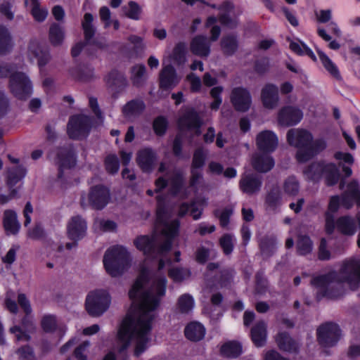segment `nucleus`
<instances>
[{
	"label": "nucleus",
	"mask_w": 360,
	"mask_h": 360,
	"mask_svg": "<svg viewBox=\"0 0 360 360\" xmlns=\"http://www.w3.org/2000/svg\"><path fill=\"white\" fill-rule=\"evenodd\" d=\"M89 346V342L85 341L75 349L74 354L77 360H86V356L85 353Z\"/></svg>",
	"instance_id": "774afa93"
},
{
	"label": "nucleus",
	"mask_w": 360,
	"mask_h": 360,
	"mask_svg": "<svg viewBox=\"0 0 360 360\" xmlns=\"http://www.w3.org/2000/svg\"><path fill=\"white\" fill-rule=\"evenodd\" d=\"M10 89L16 98L23 100L31 95L32 85L24 73L17 72L11 75Z\"/></svg>",
	"instance_id": "6e6552de"
},
{
	"label": "nucleus",
	"mask_w": 360,
	"mask_h": 360,
	"mask_svg": "<svg viewBox=\"0 0 360 360\" xmlns=\"http://www.w3.org/2000/svg\"><path fill=\"white\" fill-rule=\"evenodd\" d=\"M195 260L200 264H204L208 259L210 250L204 246H200L195 252Z\"/></svg>",
	"instance_id": "0e129e2a"
},
{
	"label": "nucleus",
	"mask_w": 360,
	"mask_h": 360,
	"mask_svg": "<svg viewBox=\"0 0 360 360\" xmlns=\"http://www.w3.org/2000/svg\"><path fill=\"white\" fill-rule=\"evenodd\" d=\"M316 20L319 23L330 22L332 18V11L330 9H321L314 11Z\"/></svg>",
	"instance_id": "6e6d98bb"
},
{
	"label": "nucleus",
	"mask_w": 360,
	"mask_h": 360,
	"mask_svg": "<svg viewBox=\"0 0 360 360\" xmlns=\"http://www.w3.org/2000/svg\"><path fill=\"white\" fill-rule=\"evenodd\" d=\"M266 335V324L264 321H258L251 329V338L257 347L264 345Z\"/></svg>",
	"instance_id": "bb28decb"
},
{
	"label": "nucleus",
	"mask_w": 360,
	"mask_h": 360,
	"mask_svg": "<svg viewBox=\"0 0 360 360\" xmlns=\"http://www.w3.org/2000/svg\"><path fill=\"white\" fill-rule=\"evenodd\" d=\"M219 9L223 11L219 16V21L224 25L229 26L231 23V19L229 16V13L233 9V4L231 1H224L219 7Z\"/></svg>",
	"instance_id": "a19ab883"
},
{
	"label": "nucleus",
	"mask_w": 360,
	"mask_h": 360,
	"mask_svg": "<svg viewBox=\"0 0 360 360\" xmlns=\"http://www.w3.org/2000/svg\"><path fill=\"white\" fill-rule=\"evenodd\" d=\"M3 224L8 234L15 235L18 233L20 224L18 220L17 214L11 210H6L4 212Z\"/></svg>",
	"instance_id": "a878e982"
},
{
	"label": "nucleus",
	"mask_w": 360,
	"mask_h": 360,
	"mask_svg": "<svg viewBox=\"0 0 360 360\" xmlns=\"http://www.w3.org/2000/svg\"><path fill=\"white\" fill-rule=\"evenodd\" d=\"M25 4L30 5L31 13L35 20L42 22L46 19L48 11L46 8H40L39 0H25Z\"/></svg>",
	"instance_id": "473e14b6"
},
{
	"label": "nucleus",
	"mask_w": 360,
	"mask_h": 360,
	"mask_svg": "<svg viewBox=\"0 0 360 360\" xmlns=\"http://www.w3.org/2000/svg\"><path fill=\"white\" fill-rule=\"evenodd\" d=\"M302 117L301 110L293 106H286L279 111L278 121L281 125L288 127L297 124Z\"/></svg>",
	"instance_id": "2eb2a0df"
},
{
	"label": "nucleus",
	"mask_w": 360,
	"mask_h": 360,
	"mask_svg": "<svg viewBox=\"0 0 360 360\" xmlns=\"http://www.w3.org/2000/svg\"><path fill=\"white\" fill-rule=\"evenodd\" d=\"M200 124L198 113L192 109L187 110L179 120V127L181 131L186 129H196L198 134Z\"/></svg>",
	"instance_id": "aec40b11"
},
{
	"label": "nucleus",
	"mask_w": 360,
	"mask_h": 360,
	"mask_svg": "<svg viewBox=\"0 0 360 360\" xmlns=\"http://www.w3.org/2000/svg\"><path fill=\"white\" fill-rule=\"evenodd\" d=\"M106 170L111 174L117 172L120 167L117 158L114 155H108L105 160Z\"/></svg>",
	"instance_id": "5fc2aeb1"
},
{
	"label": "nucleus",
	"mask_w": 360,
	"mask_h": 360,
	"mask_svg": "<svg viewBox=\"0 0 360 360\" xmlns=\"http://www.w3.org/2000/svg\"><path fill=\"white\" fill-rule=\"evenodd\" d=\"M215 226L206 222H202L198 224L195 233H198L200 236H205L215 231Z\"/></svg>",
	"instance_id": "69168bd1"
},
{
	"label": "nucleus",
	"mask_w": 360,
	"mask_h": 360,
	"mask_svg": "<svg viewBox=\"0 0 360 360\" xmlns=\"http://www.w3.org/2000/svg\"><path fill=\"white\" fill-rule=\"evenodd\" d=\"M318 54L326 70L334 77H340L338 69L331 60L324 53L320 51H318Z\"/></svg>",
	"instance_id": "79ce46f5"
},
{
	"label": "nucleus",
	"mask_w": 360,
	"mask_h": 360,
	"mask_svg": "<svg viewBox=\"0 0 360 360\" xmlns=\"http://www.w3.org/2000/svg\"><path fill=\"white\" fill-rule=\"evenodd\" d=\"M91 129V120L88 116L77 115L69 120L67 131L70 139H82L86 138Z\"/></svg>",
	"instance_id": "423d86ee"
},
{
	"label": "nucleus",
	"mask_w": 360,
	"mask_h": 360,
	"mask_svg": "<svg viewBox=\"0 0 360 360\" xmlns=\"http://www.w3.org/2000/svg\"><path fill=\"white\" fill-rule=\"evenodd\" d=\"M168 122L163 116L158 117L153 122V129L158 136L163 135L167 128Z\"/></svg>",
	"instance_id": "3c124183"
},
{
	"label": "nucleus",
	"mask_w": 360,
	"mask_h": 360,
	"mask_svg": "<svg viewBox=\"0 0 360 360\" xmlns=\"http://www.w3.org/2000/svg\"><path fill=\"white\" fill-rule=\"evenodd\" d=\"M177 307L181 313H189L194 307L193 297L187 293L181 295L178 299Z\"/></svg>",
	"instance_id": "4c0bfd02"
},
{
	"label": "nucleus",
	"mask_w": 360,
	"mask_h": 360,
	"mask_svg": "<svg viewBox=\"0 0 360 360\" xmlns=\"http://www.w3.org/2000/svg\"><path fill=\"white\" fill-rule=\"evenodd\" d=\"M105 81L108 87L114 88L123 85L125 78L121 72L112 70L105 77Z\"/></svg>",
	"instance_id": "58836bf2"
},
{
	"label": "nucleus",
	"mask_w": 360,
	"mask_h": 360,
	"mask_svg": "<svg viewBox=\"0 0 360 360\" xmlns=\"http://www.w3.org/2000/svg\"><path fill=\"white\" fill-rule=\"evenodd\" d=\"M261 100L264 108H275L279 101L278 87L271 84H266L261 91Z\"/></svg>",
	"instance_id": "6ab92c4d"
},
{
	"label": "nucleus",
	"mask_w": 360,
	"mask_h": 360,
	"mask_svg": "<svg viewBox=\"0 0 360 360\" xmlns=\"http://www.w3.org/2000/svg\"><path fill=\"white\" fill-rule=\"evenodd\" d=\"M233 214V208L231 207H226L221 211H217L215 214L219 217L220 225L225 228L229 223V218Z\"/></svg>",
	"instance_id": "603ef678"
},
{
	"label": "nucleus",
	"mask_w": 360,
	"mask_h": 360,
	"mask_svg": "<svg viewBox=\"0 0 360 360\" xmlns=\"http://www.w3.org/2000/svg\"><path fill=\"white\" fill-rule=\"evenodd\" d=\"M326 147V141L322 139L311 141L308 148V150L305 153H300V162H304L310 160L315 155L324 150Z\"/></svg>",
	"instance_id": "cd10ccee"
},
{
	"label": "nucleus",
	"mask_w": 360,
	"mask_h": 360,
	"mask_svg": "<svg viewBox=\"0 0 360 360\" xmlns=\"http://www.w3.org/2000/svg\"><path fill=\"white\" fill-rule=\"evenodd\" d=\"M64 36V30L62 27L56 23L51 25L49 30V37L53 43H61Z\"/></svg>",
	"instance_id": "a18cd8bd"
},
{
	"label": "nucleus",
	"mask_w": 360,
	"mask_h": 360,
	"mask_svg": "<svg viewBox=\"0 0 360 360\" xmlns=\"http://www.w3.org/2000/svg\"><path fill=\"white\" fill-rule=\"evenodd\" d=\"M9 332L14 335L16 341L27 342L30 340L29 333L18 326H13L10 328Z\"/></svg>",
	"instance_id": "8fccbe9b"
},
{
	"label": "nucleus",
	"mask_w": 360,
	"mask_h": 360,
	"mask_svg": "<svg viewBox=\"0 0 360 360\" xmlns=\"http://www.w3.org/2000/svg\"><path fill=\"white\" fill-rule=\"evenodd\" d=\"M186 337L191 341H199L205 334V328L199 322H191L185 328Z\"/></svg>",
	"instance_id": "c85d7f7f"
},
{
	"label": "nucleus",
	"mask_w": 360,
	"mask_h": 360,
	"mask_svg": "<svg viewBox=\"0 0 360 360\" xmlns=\"http://www.w3.org/2000/svg\"><path fill=\"white\" fill-rule=\"evenodd\" d=\"M191 173L190 185L191 187L198 188L202 182V174L199 169L195 168H191Z\"/></svg>",
	"instance_id": "bf43d9fd"
},
{
	"label": "nucleus",
	"mask_w": 360,
	"mask_h": 360,
	"mask_svg": "<svg viewBox=\"0 0 360 360\" xmlns=\"http://www.w3.org/2000/svg\"><path fill=\"white\" fill-rule=\"evenodd\" d=\"M20 246L13 245L7 252L5 256L2 257V262L6 264H11L15 261L17 252L19 250Z\"/></svg>",
	"instance_id": "13d9d810"
},
{
	"label": "nucleus",
	"mask_w": 360,
	"mask_h": 360,
	"mask_svg": "<svg viewBox=\"0 0 360 360\" xmlns=\"http://www.w3.org/2000/svg\"><path fill=\"white\" fill-rule=\"evenodd\" d=\"M313 243L306 236H300L297 242V250L299 255H306L311 252Z\"/></svg>",
	"instance_id": "ea45409f"
},
{
	"label": "nucleus",
	"mask_w": 360,
	"mask_h": 360,
	"mask_svg": "<svg viewBox=\"0 0 360 360\" xmlns=\"http://www.w3.org/2000/svg\"><path fill=\"white\" fill-rule=\"evenodd\" d=\"M109 200V190L103 186L98 185L91 188L87 201L84 197H82L81 205L83 207L90 205L95 209L101 210L108 203Z\"/></svg>",
	"instance_id": "9d476101"
},
{
	"label": "nucleus",
	"mask_w": 360,
	"mask_h": 360,
	"mask_svg": "<svg viewBox=\"0 0 360 360\" xmlns=\"http://www.w3.org/2000/svg\"><path fill=\"white\" fill-rule=\"evenodd\" d=\"M281 195L278 190H272L266 198V204L270 210H275L281 203Z\"/></svg>",
	"instance_id": "de8ad7c7"
},
{
	"label": "nucleus",
	"mask_w": 360,
	"mask_h": 360,
	"mask_svg": "<svg viewBox=\"0 0 360 360\" xmlns=\"http://www.w3.org/2000/svg\"><path fill=\"white\" fill-rule=\"evenodd\" d=\"M168 275L174 282H181L190 276V271L186 269L172 268L169 269Z\"/></svg>",
	"instance_id": "49530a36"
},
{
	"label": "nucleus",
	"mask_w": 360,
	"mask_h": 360,
	"mask_svg": "<svg viewBox=\"0 0 360 360\" xmlns=\"http://www.w3.org/2000/svg\"><path fill=\"white\" fill-rule=\"evenodd\" d=\"M276 342L279 349L284 352L289 353H297L298 352V343L285 332L279 333L276 337Z\"/></svg>",
	"instance_id": "393cba45"
},
{
	"label": "nucleus",
	"mask_w": 360,
	"mask_h": 360,
	"mask_svg": "<svg viewBox=\"0 0 360 360\" xmlns=\"http://www.w3.org/2000/svg\"><path fill=\"white\" fill-rule=\"evenodd\" d=\"M157 198L156 229L161 234L155 233L151 237L141 236L134 243L147 259H158V266L157 270L151 272L143 269L129 292L135 309L123 320L118 330L120 354L130 344L134 345V355L136 357L148 348L152 322L166 293L167 280L163 269L172 264L167 255L172 248V239L179 233V221L172 219L171 212L162 205L161 198Z\"/></svg>",
	"instance_id": "f257e3e1"
},
{
	"label": "nucleus",
	"mask_w": 360,
	"mask_h": 360,
	"mask_svg": "<svg viewBox=\"0 0 360 360\" xmlns=\"http://www.w3.org/2000/svg\"><path fill=\"white\" fill-rule=\"evenodd\" d=\"M184 183V173L180 170H174L169 176V181L164 177H159L155 181V191L158 192L167 185L170 186L171 192L177 193L182 187Z\"/></svg>",
	"instance_id": "f8f14e48"
},
{
	"label": "nucleus",
	"mask_w": 360,
	"mask_h": 360,
	"mask_svg": "<svg viewBox=\"0 0 360 360\" xmlns=\"http://www.w3.org/2000/svg\"><path fill=\"white\" fill-rule=\"evenodd\" d=\"M278 138L271 131L265 130L259 133L256 138L257 148L265 153H271L276 150L278 146Z\"/></svg>",
	"instance_id": "f3484780"
},
{
	"label": "nucleus",
	"mask_w": 360,
	"mask_h": 360,
	"mask_svg": "<svg viewBox=\"0 0 360 360\" xmlns=\"http://www.w3.org/2000/svg\"><path fill=\"white\" fill-rule=\"evenodd\" d=\"M335 227L338 232L347 236H354L357 231V225L354 217L349 215L342 216L335 221Z\"/></svg>",
	"instance_id": "412c9836"
},
{
	"label": "nucleus",
	"mask_w": 360,
	"mask_h": 360,
	"mask_svg": "<svg viewBox=\"0 0 360 360\" xmlns=\"http://www.w3.org/2000/svg\"><path fill=\"white\" fill-rule=\"evenodd\" d=\"M283 191L288 195L295 196L300 191V184L298 181L294 176L288 177L284 181Z\"/></svg>",
	"instance_id": "37998d69"
},
{
	"label": "nucleus",
	"mask_w": 360,
	"mask_h": 360,
	"mask_svg": "<svg viewBox=\"0 0 360 360\" xmlns=\"http://www.w3.org/2000/svg\"><path fill=\"white\" fill-rule=\"evenodd\" d=\"M141 13V8L134 2L130 1L128 4V8L125 11L126 15L133 20H139Z\"/></svg>",
	"instance_id": "4d7b16f0"
},
{
	"label": "nucleus",
	"mask_w": 360,
	"mask_h": 360,
	"mask_svg": "<svg viewBox=\"0 0 360 360\" xmlns=\"http://www.w3.org/2000/svg\"><path fill=\"white\" fill-rule=\"evenodd\" d=\"M29 57L30 60L37 59L39 66L46 65L50 59L47 46H30Z\"/></svg>",
	"instance_id": "c756f323"
},
{
	"label": "nucleus",
	"mask_w": 360,
	"mask_h": 360,
	"mask_svg": "<svg viewBox=\"0 0 360 360\" xmlns=\"http://www.w3.org/2000/svg\"><path fill=\"white\" fill-rule=\"evenodd\" d=\"M130 78L134 85H143L147 78L146 66L143 64L134 65L131 69Z\"/></svg>",
	"instance_id": "7c9ffc66"
},
{
	"label": "nucleus",
	"mask_w": 360,
	"mask_h": 360,
	"mask_svg": "<svg viewBox=\"0 0 360 360\" xmlns=\"http://www.w3.org/2000/svg\"><path fill=\"white\" fill-rule=\"evenodd\" d=\"M221 352L226 357L236 358L241 354L242 347L237 342L230 341L222 345Z\"/></svg>",
	"instance_id": "f704fd0d"
},
{
	"label": "nucleus",
	"mask_w": 360,
	"mask_h": 360,
	"mask_svg": "<svg viewBox=\"0 0 360 360\" xmlns=\"http://www.w3.org/2000/svg\"><path fill=\"white\" fill-rule=\"evenodd\" d=\"M316 288L318 299L322 297L337 298L343 292V283H347L351 289L356 290L360 283V259L350 258L345 260L339 272L331 271L316 276L311 280Z\"/></svg>",
	"instance_id": "f03ea898"
},
{
	"label": "nucleus",
	"mask_w": 360,
	"mask_h": 360,
	"mask_svg": "<svg viewBox=\"0 0 360 360\" xmlns=\"http://www.w3.org/2000/svg\"><path fill=\"white\" fill-rule=\"evenodd\" d=\"M205 160V153L203 150L202 148L197 149L193 154L191 168L199 169L204 165Z\"/></svg>",
	"instance_id": "864d4df0"
},
{
	"label": "nucleus",
	"mask_w": 360,
	"mask_h": 360,
	"mask_svg": "<svg viewBox=\"0 0 360 360\" xmlns=\"http://www.w3.org/2000/svg\"><path fill=\"white\" fill-rule=\"evenodd\" d=\"M111 304L109 292L98 289L89 292L86 297L85 307L88 314L93 317H99L108 311Z\"/></svg>",
	"instance_id": "39448f33"
},
{
	"label": "nucleus",
	"mask_w": 360,
	"mask_h": 360,
	"mask_svg": "<svg viewBox=\"0 0 360 360\" xmlns=\"http://www.w3.org/2000/svg\"><path fill=\"white\" fill-rule=\"evenodd\" d=\"M252 167L259 172H267L274 166L273 158L267 154L255 153L252 158Z\"/></svg>",
	"instance_id": "5701e85b"
},
{
	"label": "nucleus",
	"mask_w": 360,
	"mask_h": 360,
	"mask_svg": "<svg viewBox=\"0 0 360 360\" xmlns=\"http://www.w3.org/2000/svg\"><path fill=\"white\" fill-rule=\"evenodd\" d=\"M94 17L91 13H86L82 21V27L86 41L89 42L94 37L96 28L93 25Z\"/></svg>",
	"instance_id": "2f4dec72"
},
{
	"label": "nucleus",
	"mask_w": 360,
	"mask_h": 360,
	"mask_svg": "<svg viewBox=\"0 0 360 360\" xmlns=\"http://www.w3.org/2000/svg\"><path fill=\"white\" fill-rule=\"evenodd\" d=\"M290 48L292 51L298 56H307L313 60H316L314 53L308 46H290Z\"/></svg>",
	"instance_id": "e2e57ef3"
},
{
	"label": "nucleus",
	"mask_w": 360,
	"mask_h": 360,
	"mask_svg": "<svg viewBox=\"0 0 360 360\" xmlns=\"http://www.w3.org/2000/svg\"><path fill=\"white\" fill-rule=\"evenodd\" d=\"M144 108L145 105L142 101H131L123 108V112L125 116L130 118L139 115Z\"/></svg>",
	"instance_id": "72a5a7b5"
},
{
	"label": "nucleus",
	"mask_w": 360,
	"mask_h": 360,
	"mask_svg": "<svg viewBox=\"0 0 360 360\" xmlns=\"http://www.w3.org/2000/svg\"><path fill=\"white\" fill-rule=\"evenodd\" d=\"M103 262L107 273L112 277H117L129 268L131 259L124 247L114 245L105 251Z\"/></svg>",
	"instance_id": "7ed1b4c3"
},
{
	"label": "nucleus",
	"mask_w": 360,
	"mask_h": 360,
	"mask_svg": "<svg viewBox=\"0 0 360 360\" xmlns=\"http://www.w3.org/2000/svg\"><path fill=\"white\" fill-rule=\"evenodd\" d=\"M70 74L75 78L86 82L94 77V68L90 65L82 66L77 70H72Z\"/></svg>",
	"instance_id": "e433bc0d"
},
{
	"label": "nucleus",
	"mask_w": 360,
	"mask_h": 360,
	"mask_svg": "<svg viewBox=\"0 0 360 360\" xmlns=\"http://www.w3.org/2000/svg\"><path fill=\"white\" fill-rule=\"evenodd\" d=\"M313 139L312 134L306 129L295 128L288 130L287 133V140L288 143L297 148V160L300 162V153H305L308 150L310 143Z\"/></svg>",
	"instance_id": "0eeeda50"
},
{
	"label": "nucleus",
	"mask_w": 360,
	"mask_h": 360,
	"mask_svg": "<svg viewBox=\"0 0 360 360\" xmlns=\"http://www.w3.org/2000/svg\"><path fill=\"white\" fill-rule=\"evenodd\" d=\"M234 241L235 238L231 234H225L220 238V246L226 255L231 253L233 248Z\"/></svg>",
	"instance_id": "09e8293b"
},
{
	"label": "nucleus",
	"mask_w": 360,
	"mask_h": 360,
	"mask_svg": "<svg viewBox=\"0 0 360 360\" xmlns=\"http://www.w3.org/2000/svg\"><path fill=\"white\" fill-rule=\"evenodd\" d=\"M101 20L103 22L105 29L111 26V13L107 6H102L99 10Z\"/></svg>",
	"instance_id": "680f3d73"
},
{
	"label": "nucleus",
	"mask_w": 360,
	"mask_h": 360,
	"mask_svg": "<svg viewBox=\"0 0 360 360\" xmlns=\"http://www.w3.org/2000/svg\"><path fill=\"white\" fill-rule=\"evenodd\" d=\"M25 175V169L18 165L8 170L7 184L9 187L15 185Z\"/></svg>",
	"instance_id": "c9c22d12"
},
{
	"label": "nucleus",
	"mask_w": 360,
	"mask_h": 360,
	"mask_svg": "<svg viewBox=\"0 0 360 360\" xmlns=\"http://www.w3.org/2000/svg\"><path fill=\"white\" fill-rule=\"evenodd\" d=\"M179 82L176 71L171 65L165 66L160 73V86L162 89H169L174 87Z\"/></svg>",
	"instance_id": "4be33fe9"
},
{
	"label": "nucleus",
	"mask_w": 360,
	"mask_h": 360,
	"mask_svg": "<svg viewBox=\"0 0 360 360\" xmlns=\"http://www.w3.org/2000/svg\"><path fill=\"white\" fill-rule=\"evenodd\" d=\"M262 185V178L255 174H244L239 181L240 189L248 195L258 193Z\"/></svg>",
	"instance_id": "dca6fc26"
},
{
	"label": "nucleus",
	"mask_w": 360,
	"mask_h": 360,
	"mask_svg": "<svg viewBox=\"0 0 360 360\" xmlns=\"http://www.w3.org/2000/svg\"><path fill=\"white\" fill-rule=\"evenodd\" d=\"M231 101L236 110L245 112L250 108L252 98L246 89L236 87L231 91Z\"/></svg>",
	"instance_id": "ddd939ff"
},
{
	"label": "nucleus",
	"mask_w": 360,
	"mask_h": 360,
	"mask_svg": "<svg viewBox=\"0 0 360 360\" xmlns=\"http://www.w3.org/2000/svg\"><path fill=\"white\" fill-rule=\"evenodd\" d=\"M304 174L307 178L314 181L319 180L322 176H324L328 186L335 185L340 176L339 170L336 165L333 163L325 162L311 163L304 170Z\"/></svg>",
	"instance_id": "20e7f679"
},
{
	"label": "nucleus",
	"mask_w": 360,
	"mask_h": 360,
	"mask_svg": "<svg viewBox=\"0 0 360 360\" xmlns=\"http://www.w3.org/2000/svg\"><path fill=\"white\" fill-rule=\"evenodd\" d=\"M156 161V153L150 148H143L137 153L136 162L141 169L145 172H151Z\"/></svg>",
	"instance_id": "a211bd4d"
},
{
	"label": "nucleus",
	"mask_w": 360,
	"mask_h": 360,
	"mask_svg": "<svg viewBox=\"0 0 360 360\" xmlns=\"http://www.w3.org/2000/svg\"><path fill=\"white\" fill-rule=\"evenodd\" d=\"M340 200L341 205L347 210L352 207L354 202L360 207V186L357 181L353 180L348 184Z\"/></svg>",
	"instance_id": "4468645a"
},
{
	"label": "nucleus",
	"mask_w": 360,
	"mask_h": 360,
	"mask_svg": "<svg viewBox=\"0 0 360 360\" xmlns=\"http://www.w3.org/2000/svg\"><path fill=\"white\" fill-rule=\"evenodd\" d=\"M41 326L46 333H53L58 326L56 317L53 315H44L41 321Z\"/></svg>",
	"instance_id": "c03bdc74"
},
{
	"label": "nucleus",
	"mask_w": 360,
	"mask_h": 360,
	"mask_svg": "<svg viewBox=\"0 0 360 360\" xmlns=\"http://www.w3.org/2000/svg\"><path fill=\"white\" fill-rule=\"evenodd\" d=\"M341 335L338 325L327 323L321 326L317 330V339L323 347H333L340 340Z\"/></svg>",
	"instance_id": "9b49d317"
},
{
	"label": "nucleus",
	"mask_w": 360,
	"mask_h": 360,
	"mask_svg": "<svg viewBox=\"0 0 360 360\" xmlns=\"http://www.w3.org/2000/svg\"><path fill=\"white\" fill-rule=\"evenodd\" d=\"M186 79L190 83L191 90L193 92H198L202 86L201 79L194 73H190L187 75Z\"/></svg>",
	"instance_id": "052dcab7"
},
{
	"label": "nucleus",
	"mask_w": 360,
	"mask_h": 360,
	"mask_svg": "<svg viewBox=\"0 0 360 360\" xmlns=\"http://www.w3.org/2000/svg\"><path fill=\"white\" fill-rule=\"evenodd\" d=\"M17 354H18L20 360H33L34 353L32 349L30 346H24L18 349Z\"/></svg>",
	"instance_id": "338daca9"
},
{
	"label": "nucleus",
	"mask_w": 360,
	"mask_h": 360,
	"mask_svg": "<svg viewBox=\"0 0 360 360\" xmlns=\"http://www.w3.org/2000/svg\"><path fill=\"white\" fill-rule=\"evenodd\" d=\"M86 229V221L81 216L77 215L71 217L67 224V232L68 238L74 242L68 243L66 248L70 250L75 248L77 245V241L85 236Z\"/></svg>",
	"instance_id": "1a4fd4ad"
},
{
	"label": "nucleus",
	"mask_w": 360,
	"mask_h": 360,
	"mask_svg": "<svg viewBox=\"0 0 360 360\" xmlns=\"http://www.w3.org/2000/svg\"><path fill=\"white\" fill-rule=\"evenodd\" d=\"M75 153L70 148H60L57 152V162L59 167V176L63 168H70L75 165Z\"/></svg>",
	"instance_id": "b1692460"
}]
</instances>
